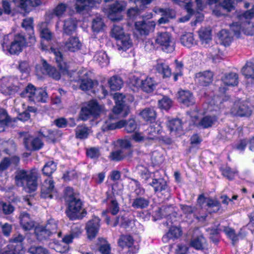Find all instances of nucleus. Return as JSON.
<instances>
[{
	"instance_id": "obj_1",
	"label": "nucleus",
	"mask_w": 254,
	"mask_h": 254,
	"mask_svg": "<svg viewBox=\"0 0 254 254\" xmlns=\"http://www.w3.org/2000/svg\"><path fill=\"white\" fill-rule=\"evenodd\" d=\"M116 105L113 109V115H110L106 120L102 127L103 131L114 130L125 127L127 132H133L137 127V125L134 119H129L127 122L125 120H121L115 122L114 115H120L121 117L127 116L129 111V103L133 101V97L131 96H125L122 93H116L114 95Z\"/></svg>"
},
{
	"instance_id": "obj_2",
	"label": "nucleus",
	"mask_w": 254,
	"mask_h": 254,
	"mask_svg": "<svg viewBox=\"0 0 254 254\" xmlns=\"http://www.w3.org/2000/svg\"><path fill=\"white\" fill-rule=\"evenodd\" d=\"M37 170H21L16 173L15 183L18 186L23 187L26 192H31L36 190L37 188Z\"/></svg>"
},
{
	"instance_id": "obj_3",
	"label": "nucleus",
	"mask_w": 254,
	"mask_h": 254,
	"mask_svg": "<svg viewBox=\"0 0 254 254\" xmlns=\"http://www.w3.org/2000/svg\"><path fill=\"white\" fill-rule=\"evenodd\" d=\"M254 17V6L253 8L240 15L239 19L244 20L241 24L233 23L230 25L231 30L237 37H240L242 32L247 35H252L254 34V23H250L248 20Z\"/></svg>"
},
{
	"instance_id": "obj_4",
	"label": "nucleus",
	"mask_w": 254,
	"mask_h": 254,
	"mask_svg": "<svg viewBox=\"0 0 254 254\" xmlns=\"http://www.w3.org/2000/svg\"><path fill=\"white\" fill-rule=\"evenodd\" d=\"M26 45L25 39L23 36L9 34L4 37L2 47L4 51L10 54L16 55L20 53Z\"/></svg>"
},
{
	"instance_id": "obj_5",
	"label": "nucleus",
	"mask_w": 254,
	"mask_h": 254,
	"mask_svg": "<svg viewBox=\"0 0 254 254\" xmlns=\"http://www.w3.org/2000/svg\"><path fill=\"white\" fill-rule=\"evenodd\" d=\"M23 88L24 86L13 77H3L0 79V91L3 94H14Z\"/></svg>"
},
{
	"instance_id": "obj_6",
	"label": "nucleus",
	"mask_w": 254,
	"mask_h": 254,
	"mask_svg": "<svg viewBox=\"0 0 254 254\" xmlns=\"http://www.w3.org/2000/svg\"><path fill=\"white\" fill-rule=\"evenodd\" d=\"M68 207L66 213L70 219H81L86 214L82 207V202L80 199L71 198L67 199Z\"/></svg>"
},
{
	"instance_id": "obj_7",
	"label": "nucleus",
	"mask_w": 254,
	"mask_h": 254,
	"mask_svg": "<svg viewBox=\"0 0 254 254\" xmlns=\"http://www.w3.org/2000/svg\"><path fill=\"white\" fill-rule=\"evenodd\" d=\"M162 132V128L159 123H153L145 131V134L148 135L146 136L141 132H135L132 135V138L136 142H140L143 141L145 139H153L160 134Z\"/></svg>"
},
{
	"instance_id": "obj_8",
	"label": "nucleus",
	"mask_w": 254,
	"mask_h": 254,
	"mask_svg": "<svg viewBox=\"0 0 254 254\" xmlns=\"http://www.w3.org/2000/svg\"><path fill=\"white\" fill-rule=\"evenodd\" d=\"M20 95L22 97L28 98L29 100L34 102H46L48 99L47 93L44 90L41 88L36 89L31 84H29Z\"/></svg>"
},
{
	"instance_id": "obj_9",
	"label": "nucleus",
	"mask_w": 254,
	"mask_h": 254,
	"mask_svg": "<svg viewBox=\"0 0 254 254\" xmlns=\"http://www.w3.org/2000/svg\"><path fill=\"white\" fill-rule=\"evenodd\" d=\"M155 41L165 52L171 53L175 50L174 39L169 32H158Z\"/></svg>"
},
{
	"instance_id": "obj_10",
	"label": "nucleus",
	"mask_w": 254,
	"mask_h": 254,
	"mask_svg": "<svg viewBox=\"0 0 254 254\" xmlns=\"http://www.w3.org/2000/svg\"><path fill=\"white\" fill-rule=\"evenodd\" d=\"M104 112L103 107L100 106L95 101H90L82 107L81 111V118L82 120H85L90 115L97 116Z\"/></svg>"
},
{
	"instance_id": "obj_11",
	"label": "nucleus",
	"mask_w": 254,
	"mask_h": 254,
	"mask_svg": "<svg viewBox=\"0 0 254 254\" xmlns=\"http://www.w3.org/2000/svg\"><path fill=\"white\" fill-rule=\"evenodd\" d=\"M127 5L125 1H117L111 5L109 9L108 17L113 21L121 20L122 16L119 14L124 10Z\"/></svg>"
},
{
	"instance_id": "obj_12",
	"label": "nucleus",
	"mask_w": 254,
	"mask_h": 254,
	"mask_svg": "<svg viewBox=\"0 0 254 254\" xmlns=\"http://www.w3.org/2000/svg\"><path fill=\"white\" fill-rule=\"evenodd\" d=\"M197 110L190 114V117L194 120V124L196 126L206 128L212 127L217 122V118L215 116H205L200 120H197Z\"/></svg>"
},
{
	"instance_id": "obj_13",
	"label": "nucleus",
	"mask_w": 254,
	"mask_h": 254,
	"mask_svg": "<svg viewBox=\"0 0 254 254\" xmlns=\"http://www.w3.org/2000/svg\"><path fill=\"white\" fill-rule=\"evenodd\" d=\"M156 26L154 21H140L135 23V29L141 35L146 36L154 31Z\"/></svg>"
},
{
	"instance_id": "obj_14",
	"label": "nucleus",
	"mask_w": 254,
	"mask_h": 254,
	"mask_svg": "<svg viewBox=\"0 0 254 254\" xmlns=\"http://www.w3.org/2000/svg\"><path fill=\"white\" fill-rule=\"evenodd\" d=\"M90 73L86 69H83L78 72L79 80L80 82V88L83 91L92 89L96 83L89 79Z\"/></svg>"
},
{
	"instance_id": "obj_15",
	"label": "nucleus",
	"mask_w": 254,
	"mask_h": 254,
	"mask_svg": "<svg viewBox=\"0 0 254 254\" xmlns=\"http://www.w3.org/2000/svg\"><path fill=\"white\" fill-rule=\"evenodd\" d=\"M251 112L252 111L249 108L248 103L244 101H238L235 102L231 109V113L233 115L241 117L249 116Z\"/></svg>"
},
{
	"instance_id": "obj_16",
	"label": "nucleus",
	"mask_w": 254,
	"mask_h": 254,
	"mask_svg": "<svg viewBox=\"0 0 254 254\" xmlns=\"http://www.w3.org/2000/svg\"><path fill=\"white\" fill-rule=\"evenodd\" d=\"M119 246L122 248L127 247L132 254H135L139 250L138 244H135V241L132 236L130 235L122 236L118 241Z\"/></svg>"
},
{
	"instance_id": "obj_17",
	"label": "nucleus",
	"mask_w": 254,
	"mask_h": 254,
	"mask_svg": "<svg viewBox=\"0 0 254 254\" xmlns=\"http://www.w3.org/2000/svg\"><path fill=\"white\" fill-rule=\"evenodd\" d=\"M12 1L25 13H29L33 7L40 5L41 0H12Z\"/></svg>"
},
{
	"instance_id": "obj_18",
	"label": "nucleus",
	"mask_w": 254,
	"mask_h": 254,
	"mask_svg": "<svg viewBox=\"0 0 254 254\" xmlns=\"http://www.w3.org/2000/svg\"><path fill=\"white\" fill-rule=\"evenodd\" d=\"M99 223L100 219L97 217L93 218L87 223L85 229L89 239H93L97 235L100 227Z\"/></svg>"
},
{
	"instance_id": "obj_19",
	"label": "nucleus",
	"mask_w": 254,
	"mask_h": 254,
	"mask_svg": "<svg viewBox=\"0 0 254 254\" xmlns=\"http://www.w3.org/2000/svg\"><path fill=\"white\" fill-rule=\"evenodd\" d=\"M25 253L22 244L9 243L0 251V254H23Z\"/></svg>"
},
{
	"instance_id": "obj_20",
	"label": "nucleus",
	"mask_w": 254,
	"mask_h": 254,
	"mask_svg": "<svg viewBox=\"0 0 254 254\" xmlns=\"http://www.w3.org/2000/svg\"><path fill=\"white\" fill-rule=\"evenodd\" d=\"M155 70L161 74L163 78L169 77L172 74L171 70L165 61L162 59L156 61L154 65Z\"/></svg>"
},
{
	"instance_id": "obj_21",
	"label": "nucleus",
	"mask_w": 254,
	"mask_h": 254,
	"mask_svg": "<svg viewBox=\"0 0 254 254\" xmlns=\"http://www.w3.org/2000/svg\"><path fill=\"white\" fill-rule=\"evenodd\" d=\"M213 73L209 71L200 72L196 74L195 81L202 86H207L212 81Z\"/></svg>"
},
{
	"instance_id": "obj_22",
	"label": "nucleus",
	"mask_w": 254,
	"mask_h": 254,
	"mask_svg": "<svg viewBox=\"0 0 254 254\" xmlns=\"http://www.w3.org/2000/svg\"><path fill=\"white\" fill-rule=\"evenodd\" d=\"M54 183L51 178H49L43 183L41 187V195L43 197L52 198V193L54 191Z\"/></svg>"
},
{
	"instance_id": "obj_23",
	"label": "nucleus",
	"mask_w": 254,
	"mask_h": 254,
	"mask_svg": "<svg viewBox=\"0 0 254 254\" xmlns=\"http://www.w3.org/2000/svg\"><path fill=\"white\" fill-rule=\"evenodd\" d=\"M154 11L156 13H161L162 16L158 20L159 24L166 23L170 19H172L175 16V11L169 8L164 9L160 8H155Z\"/></svg>"
},
{
	"instance_id": "obj_24",
	"label": "nucleus",
	"mask_w": 254,
	"mask_h": 254,
	"mask_svg": "<svg viewBox=\"0 0 254 254\" xmlns=\"http://www.w3.org/2000/svg\"><path fill=\"white\" fill-rule=\"evenodd\" d=\"M81 45L78 38L70 37L65 42L64 48L65 51L75 52L80 49Z\"/></svg>"
},
{
	"instance_id": "obj_25",
	"label": "nucleus",
	"mask_w": 254,
	"mask_h": 254,
	"mask_svg": "<svg viewBox=\"0 0 254 254\" xmlns=\"http://www.w3.org/2000/svg\"><path fill=\"white\" fill-rule=\"evenodd\" d=\"M180 102L186 106H190L194 103L192 94L189 91L181 90L178 93Z\"/></svg>"
},
{
	"instance_id": "obj_26",
	"label": "nucleus",
	"mask_w": 254,
	"mask_h": 254,
	"mask_svg": "<svg viewBox=\"0 0 254 254\" xmlns=\"http://www.w3.org/2000/svg\"><path fill=\"white\" fill-rule=\"evenodd\" d=\"M42 68L40 71L43 74H47L56 80H59L61 77L60 73L55 67L50 66L46 61L42 60Z\"/></svg>"
},
{
	"instance_id": "obj_27",
	"label": "nucleus",
	"mask_w": 254,
	"mask_h": 254,
	"mask_svg": "<svg viewBox=\"0 0 254 254\" xmlns=\"http://www.w3.org/2000/svg\"><path fill=\"white\" fill-rule=\"evenodd\" d=\"M82 233L81 227L77 225H74L72 227L69 234L66 235L63 238V242L67 245L72 242L73 239L78 238Z\"/></svg>"
},
{
	"instance_id": "obj_28",
	"label": "nucleus",
	"mask_w": 254,
	"mask_h": 254,
	"mask_svg": "<svg viewBox=\"0 0 254 254\" xmlns=\"http://www.w3.org/2000/svg\"><path fill=\"white\" fill-rule=\"evenodd\" d=\"M174 1L180 5L181 6H184L187 10L188 14L184 17L179 19V21L181 22H185L188 21L190 17V15L193 13V10L191 8L192 3L190 2V0H173Z\"/></svg>"
},
{
	"instance_id": "obj_29",
	"label": "nucleus",
	"mask_w": 254,
	"mask_h": 254,
	"mask_svg": "<svg viewBox=\"0 0 254 254\" xmlns=\"http://www.w3.org/2000/svg\"><path fill=\"white\" fill-rule=\"evenodd\" d=\"M19 161V158L17 156H13L9 159L5 158L0 163V176L2 175V181L6 179V173L3 171L5 170L10 164H17Z\"/></svg>"
},
{
	"instance_id": "obj_30",
	"label": "nucleus",
	"mask_w": 254,
	"mask_h": 254,
	"mask_svg": "<svg viewBox=\"0 0 254 254\" xmlns=\"http://www.w3.org/2000/svg\"><path fill=\"white\" fill-rule=\"evenodd\" d=\"M199 39L202 45L206 46L212 40L211 30L209 28L202 27L198 31Z\"/></svg>"
},
{
	"instance_id": "obj_31",
	"label": "nucleus",
	"mask_w": 254,
	"mask_h": 254,
	"mask_svg": "<svg viewBox=\"0 0 254 254\" xmlns=\"http://www.w3.org/2000/svg\"><path fill=\"white\" fill-rule=\"evenodd\" d=\"M117 40V45L119 51H126L132 46L131 40L128 34L122 36Z\"/></svg>"
},
{
	"instance_id": "obj_32",
	"label": "nucleus",
	"mask_w": 254,
	"mask_h": 254,
	"mask_svg": "<svg viewBox=\"0 0 254 254\" xmlns=\"http://www.w3.org/2000/svg\"><path fill=\"white\" fill-rule=\"evenodd\" d=\"M33 19L31 17L27 18L23 20L22 23V27L24 28L26 30H27L29 32V45H31L35 43L36 42V39L34 35V30L33 27Z\"/></svg>"
},
{
	"instance_id": "obj_33",
	"label": "nucleus",
	"mask_w": 254,
	"mask_h": 254,
	"mask_svg": "<svg viewBox=\"0 0 254 254\" xmlns=\"http://www.w3.org/2000/svg\"><path fill=\"white\" fill-rule=\"evenodd\" d=\"M26 147L29 150H38L43 146V142L38 137H30L24 140Z\"/></svg>"
},
{
	"instance_id": "obj_34",
	"label": "nucleus",
	"mask_w": 254,
	"mask_h": 254,
	"mask_svg": "<svg viewBox=\"0 0 254 254\" xmlns=\"http://www.w3.org/2000/svg\"><path fill=\"white\" fill-rule=\"evenodd\" d=\"M19 218L20 225L25 230H29L33 227L34 225V222L32 220L28 213L25 212L21 213Z\"/></svg>"
},
{
	"instance_id": "obj_35",
	"label": "nucleus",
	"mask_w": 254,
	"mask_h": 254,
	"mask_svg": "<svg viewBox=\"0 0 254 254\" xmlns=\"http://www.w3.org/2000/svg\"><path fill=\"white\" fill-rule=\"evenodd\" d=\"M139 115L145 121L151 123L156 118V113L153 108H146L140 112Z\"/></svg>"
},
{
	"instance_id": "obj_36",
	"label": "nucleus",
	"mask_w": 254,
	"mask_h": 254,
	"mask_svg": "<svg viewBox=\"0 0 254 254\" xmlns=\"http://www.w3.org/2000/svg\"><path fill=\"white\" fill-rule=\"evenodd\" d=\"M51 51L55 55L58 67L60 68L62 72H64L66 71L68 68V66L66 63L63 61L61 53L52 48H51Z\"/></svg>"
},
{
	"instance_id": "obj_37",
	"label": "nucleus",
	"mask_w": 254,
	"mask_h": 254,
	"mask_svg": "<svg viewBox=\"0 0 254 254\" xmlns=\"http://www.w3.org/2000/svg\"><path fill=\"white\" fill-rule=\"evenodd\" d=\"M40 35L42 39L47 41L51 40L53 38V34L48 29L47 23H40L38 25Z\"/></svg>"
},
{
	"instance_id": "obj_38",
	"label": "nucleus",
	"mask_w": 254,
	"mask_h": 254,
	"mask_svg": "<svg viewBox=\"0 0 254 254\" xmlns=\"http://www.w3.org/2000/svg\"><path fill=\"white\" fill-rule=\"evenodd\" d=\"M94 61L97 62L100 66H106L109 64V60L106 52L103 51L97 52L94 57Z\"/></svg>"
},
{
	"instance_id": "obj_39",
	"label": "nucleus",
	"mask_w": 254,
	"mask_h": 254,
	"mask_svg": "<svg viewBox=\"0 0 254 254\" xmlns=\"http://www.w3.org/2000/svg\"><path fill=\"white\" fill-rule=\"evenodd\" d=\"M206 241L202 236H194L190 242V246L197 250H201L204 248Z\"/></svg>"
},
{
	"instance_id": "obj_40",
	"label": "nucleus",
	"mask_w": 254,
	"mask_h": 254,
	"mask_svg": "<svg viewBox=\"0 0 254 254\" xmlns=\"http://www.w3.org/2000/svg\"><path fill=\"white\" fill-rule=\"evenodd\" d=\"M76 28V20L72 18H69L64 21V32L67 35L73 33Z\"/></svg>"
},
{
	"instance_id": "obj_41",
	"label": "nucleus",
	"mask_w": 254,
	"mask_h": 254,
	"mask_svg": "<svg viewBox=\"0 0 254 254\" xmlns=\"http://www.w3.org/2000/svg\"><path fill=\"white\" fill-rule=\"evenodd\" d=\"M182 235V230L180 227L172 226L169 229V232L163 236L162 240L165 242H167L168 239L178 238Z\"/></svg>"
},
{
	"instance_id": "obj_42",
	"label": "nucleus",
	"mask_w": 254,
	"mask_h": 254,
	"mask_svg": "<svg viewBox=\"0 0 254 254\" xmlns=\"http://www.w3.org/2000/svg\"><path fill=\"white\" fill-rule=\"evenodd\" d=\"M238 75L235 73L225 74L222 78L223 83L227 86L237 85L238 83Z\"/></svg>"
},
{
	"instance_id": "obj_43",
	"label": "nucleus",
	"mask_w": 254,
	"mask_h": 254,
	"mask_svg": "<svg viewBox=\"0 0 254 254\" xmlns=\"http://www.w3.org/2000/svg\"><path fill=\"white\" fill-rule=\"evenodd\" d=\"M181 42L183 45L190 48L196 44L193 35L191 33H186L181 37Z\"/></svg>"
},
{
	"instance_id": "obj_44",
	"label": "nucleus",
	"mask_w": 254,
	"mask_h": 254,
	"mask_svg": "<svg viewBox=\"0 0 254 254\" xmlns=\"http://www.w3.org/2000/svg\"><path fill=\"white\" fill-rule=\"evenodd\" d=\"M35 234L38 240H43L48 238L50 235V232L46 230L43 225H38L35 228Z\"/></svg>"
},
{
	"instance_id": "obj_45",
	"label": "nucleus",
	"mask_w": 254,
	"mask_h": 254,
	"mask_svg": "<svg viewBox=\"0 0 254 254\" xmlns=\"http://www.w3.org/2000/svg\"><path fill=\"white\" fill-rule=\"evenodd\" d=\"M105 27L104 22L100 16H97L93 19L92 29L94 33H98L103 31Z\"/></svg>"
},
{
	"instance_id": "obj_46",
	"label": "nucleus",
	"mask_w": 254,
	"mask_h": 254,
	"mask_svg": "<svg viewBox=\"0 0 254 254\" xmlns=\"http://www.w3.org/2000/svg\"><path fill=\"white\" fill-rule=\"evenodd\" d=\"M155 83L151 77L143 75V81L142 82L141 89L147 92L152 91L155 88Z\"/></svg>"
},
{
	"instance_id": "obj_47",
	"label": "nucleus",
	"mask_w": 254,
	"mask_h": 254,
	"mask_svg": "<svg viewBox=\"0 0 254 254\" xmlns=\"http://www.w3.org/2000/svg\"><path fill=\"white\" fill-rule=\"evenodd\" d=\"M108 84L111 89L113 90H120L123 85V82L122 79L118 76H113L108 80Z\"/></svg>"
},
{
	"instance_id": "obj_48",
	"label": "nucleus",
	"mask_w": 254,
	"mask_h": 254,
	"mask_svg": "<svg viewBox=\"0 0 254 254\" xmlns=\"http://www.w3.org/2000/svg\"><path fill=\"white\" fill-rule=\"evenodd\" d=\"M221 42L224 46H228L232 41V36L227 30L223 29L218 34Z\"/></svg>"
},
{
	"instance_id": "obj_49",
	"label": "nucleus",
	"mask_w": 254,
	"mask_h": 254,
	"mask_svg": "<svg viewBox=\"0 0 254 254\" xmlns=\"http://www.w3.org/2000/svg\"><path fill=\"white\" fill-rule=\"evenodd\" d=\"M242 73L246 77L254 79V63L247 62L242 68Z\"/></svg>"
},
{
	"instance_id": "obj_50",
	"label": "nucleus",
	"mask_w": 254,
	"mask_h": 254,
	"mask_svg": "<svg viewBox=\"0 0 254 254\" xmlns=\"http://www.w3.org/2000/svg\"><path fill=\"white\" fill-rule=\"evenodd\" d=\"M67 8V5L66 3L63 2L59 3L53 9V14L59 18H61L64 15Z\"/></svg>"
},
{
	"instance_id": "obj_51",
	"label": "nucleus",
	"mask_w": 254,
	"mask_h": 254,
	"mask_svg": "<svg viewBox=\"0 0 254 254\" xmlns=\"http://www.w3.org/2000/svg\"><path fill=\"white\" fill-rule=\"evenodd\" d=\"M167 126L171 132L176 133L182 128L181 121L179 119H174L169 121L167 124Z\"/></svg>"
},
{
	"instance_id": "obj_52",
	"label": "nucleus",
	"mask_w": 254,
	"mask_h": 254,
	"mask_svg": "<svg viewBox=\"0 0 254 254\" xmlns=\"http://www.w3.org/2000/svg\"><path fill=\"white\" fill-rule=\"evenodd\" d=\"M87 5H94L90 0H76L75 8L77 12H80L87 9Z\"/></svg>"
},
{
	"instance_id": "obj_53",
	"label": "nucleus",
	"mask_w": 254,
	"mask_h": 254,
	"mask_svg": "<svg viewBox=\"0 0 254 254\" xmlns=\"http://www.w3.org/2000/svg\"><path fill=\"white\" fill-rule=\"evenodd\" d=\"M150 185L155 191L164 190L166 187V182L162 179H153Z\"/></svg>"
},
{
	"instance_id": "obj_54",
	"label": "nucleus",
	"mask_w": 254,
	"mask_h": 254,
	"mask_svg": "<svg viewBox=\"0 0 254 254\" xmlns=\"http://www.w3.org/2000/svg\"><path fill=\"white\" fill-rule=\"evenodd\" d=\"M143 81V75H140L139 74L132 75L129 79L131 85L137 88H141Z\"/></svg>"
},
{
	"instance_id": "obj_55",
	"label": "nucleus",
	"mask_w": 254,
	"mask_h": 254,
	"mask_svg": "<svg viewBox=\"0 0 254 254\" xmlns=\"http://www.w3.org/2000/svg\"><path fill=\"white\" fill-rule=\"evenodd\" d=\"M57 169L56 164L53 161L47 163L43 168V174L47 176L51 175Z\"/></svg>"
},
{
	"instance_id": "obj_56",
	"label": "nucleus",
	"mask_w": 254,
	"mask_h": 254,
	"mask_svg": "<svg viewBox=\"0 0 254 254\" xmlns=\"http://www.w3.org/2000/svg\"><path fill=\"white\" fill-rule=\"evenodd\" d=\"M148 204L149 202L147 199L141 197H138L134 200L132 204V206L136 209H142L147 207Z\"/></svg>"
},
{
	"instance_id": "obj_57",
	"label": "nucleus",
	"mask_w": 254,
	"mask_h": 254,
	"mask_svg": "<svg viewBox=\"0 0 254 254\" xmlns=\"http://www.w3.org/2000/svg\"><path fill=\"white\" fill-rule=\"evenodd\" d=\"M7 124V115L4 110L0 108V132L3 131Z\"/></svg>"
},
{
	"instance_id": "obj_58",
	"label": "nucleus",
	"mask_w": 254,
	"mask_h": 254,
	"mask_svg": "<svg viewBox=\"0 0 254 254\" xmlns=\"http://www.w3.org/2000/svg\"><path fill=\"white\" fill-rule=\"evenodd\" d=\"M89 134V129L85 126H78L76 129V136L77 138L83 139Z\"/></svg>"
},
{
	"instance_id": "obj_59",
	"label": "nucleus",
	"mask_w": 254,
	"mask_h": 254,
	"mask_svg": "<svg viewBox=\"0 0 254 254\" xmlns=\"http://www.w3.org/2000/svg\"><path fill=\"white\" fill-rule=\"evenodd\" d=\"M44 227L47 231L50 232V235L56 233L58 228L57 221L53 219H51Z\"/></svg>"
},
{
	"instance_id": "obj_60",
	"label": "nucleus",
	"mask_w": 254,
	"mask_h": 254,
	"mask_svg": "<svg viewBox=\"0 0 254 254\" xmlns=\"http://www.w3.org/2000/svg\"><path fill=\"white\" fill-rule=\"evenodd\" d=\"M172 104V100L167 97H164L158 101V106L161 109L167 110L170 108Z\"/></svg>"
},
{
	"instance_id": "obj_61",
	"label": "nucleus",
	"mask_w": 254,
	"mask_h": 254,
	"mask_svg": "<svg viewBox=\"0 0 254 254\" xmlns=\"http://www.w3.org/2000/svg\"><path fill=\"white\" fill-rule=\"evenodd\" d=\"M126 35H127V34H125L124 30L121 26L116 25L114 26L112 30V37L117 39Z\"/></svg>"
},
{
	"instance_id": "obj_62",
	"label": "nucleus",
	"mask_w": 254,
	"mask_h": 254,
	"mask_svg": "<svg viewBox=\"0 0 254 254\" xmlns=\"http://www.w3.org/2000/svg\"><path fill=\"white\" fill-rule=\"evenodd\" d=\"M31 254H49L48 251L42 247H31L28 250Z\"/></svg>"
},
{
	"instance_id": "obj_63",
	"label": "nucleus",
	"mask_w": 254,
	"mask_h": 254,
	"mask_svg": "<svg viewBox=\"0 0 254 254\" xmlns=\"http://www.w3.org/2000/svg\"><path fill=\"white\" fill-rule=\"evenodd\" d=\"M235 0H224L221 3V6L228 11H230L234 8Z\"/></svg>"
},
{
	"instance_id": "obj_64",
	"label": "nucleus",
	"mask_w": 254,
	"mask_h": 254,
	"mask_svg": "<svg viewBox=\"0 0 254 254\" xmlns=\"http://www.w3.org/2000/svg\"><path fill=\"white\" fill-rule=\"evenodd\" d=\"M1 232L5 236H9L12 231V225L9 223H0Z\"/></svg>"
}]
</instances>
